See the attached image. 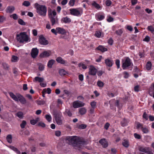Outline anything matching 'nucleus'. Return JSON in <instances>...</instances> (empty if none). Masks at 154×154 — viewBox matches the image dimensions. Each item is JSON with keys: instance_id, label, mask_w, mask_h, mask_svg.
Instances as JSON below:
<instances>
[{"instance_id": "46", "label": "nucleus", "mask_w": 154, "mask_h": 154, "mask_svg": "<svg viewBox=\"0 0 154 154\" xmlns=\"http://www.w3.org/2000/svg\"><path fill=\"white\" fill-rule=\"evenodd\" d=\"M10 17L13 18V19L14 20H17L18 18V16L16 14H14L10 15Z\"/></svg>"}, {"instance_id": "49", "label": "nucleus", "mask_w": 154, "mask_h": 154, "mask_svg": "<svg viewBox=\"0 0 154 154\" xmlns=\"http://www.w3.org/2000/svg\"><path fill=\"white\" fill-rule=\"evenodd\" d=\"M75 0H70L68 4L70 6H73L75 4Z\"/></svg>"}, {"instance_id": "37", "label": "nucleus", "mask_w": 154, "mask_h": 154, "mask_svg": "<svg viewBox=\"0 0 154 154\" xmlns=\"http://www.w3.org/2000/svg\"><path fill=\"white\" fill-rule=\"evenodd\" d=\"M38 118H36L35 119L31 120L30 121V123L32 125H35L38 121Z\"/></svg>"}, {"instance_id": "52", "label": "nucleus", "mask_w": 154, "mask_h": 154, "mask_svg": "<svg viewBox=\"0 0 154 154\" xmlns=\"http://www.w3.org/2000/svg\"><path fill=\"white\" fill-rule=\"evenodd\" d=\"M107 21L109 22H111L113 21L114 19L111 16H109L107 17Z\"/></svg>"}, {"instance_id": "44", "label": "nucleus", "mask_w": 154, "mask_h": 154, "mask_svg": "<svg viewBox=\"0 0 154 154\" xmlns=\"http://www.w3.org/2000/svg\"><path fill=\"white\" fill-rule=\"evenodd\" d=\"M97 86L100 87H103L104 86V83L100 81H98L97 83Z\"/></svg>"}, {"instance_id": "33", "label": "nucleus", "mask_w": 154, "mask_h": 154, "mask_svg": "<svg viewBox=\"0 0 154 154\" xmlns=\"http://www.w3.org/2000/svg\"><path fill=\"white\" fill-rule=\"evenodd\" d=\"M12 137L11 135V134H9L7 135L6 137V140L9 143H11L12 142Z\"/></svg>"}, {"instance_id": "57", "label": "nucleus", "mask_w": 154, "mask_h": 154, "mask_svg": "<svg viewBox=\"0 0 154 154\" xmlns=\"http://www.w3.org/2000/svg\"><path fill=\"white\" fill-rule=\"evenodd\" d=\"M123 74L124 75V77L125 78L127 79L128 78L129 76V74L127 72L125 71L123 72Z\"/></svg>"}, {"instance_id": "59", "label": "nucleus", "mask_w": 154, "mask_h": 154, "mask_svg": "<svg viewBox=\"0 0 154 154\" xmlns=\"http://www.w3.org/2000/svg\"><path fill=\"white\" fill-rule=\"evenodd\" d=\"M6 19V18L3 16H0V23L3 22Z\"/></svg>"}, {"instance_id": "23", "label": "nucleus", "mask_w": 154, "mask_h": 154, "mask_svg": "<svg viewBox=\"0 0 154 154\" xmlns=\"http://www.w3.org/2000/svg\"><path fill=\"white\" fill-rule=\"evenodd\" d=\"M87 110L85 107H82L79 109V112L82 115L85 114Z\"/></svg>"}, {"instance_id": "43", "label": "nucleus", "mask_w": 154, "mask_h": 154, "mask_svg": "<svg viewBox=\"0 0 154 154\" xmlns=\"http://www.w3.org/2000/svg\"><path fill=\"white\" fill-rule=\"evenodd\" d=\"M147 29L148 31H150L152 33H154V28L152 26H148Z\"/></svg>"}, {"instance_id": "64", "label": "nucleus", "mask_w": 154, "mask_h": 154, "mask_svg": "<svg viewBox=\"0 0 154 154\" xmlns=\"http://www.w3.org/2000/svg\"><path fill=\"white\" fill-rule=\"evenodd\" d=\"M113 41L112 38H110L108 40V42L109 44L112 45L113 44Z\"/></svg>"}, {"instance_id": "41", "label": "nucleus", "mask_w": 154, "mask_h": 154, "mask_svg": "<svg viewBox=\"0 0 154 154\" xmlns=\"http://www.w3.org/2000/svg\"><path fill=\"white\" fill-rule=\"evenodd\" d=\"M115 63L117 66V69H119L120 67V61L119 59H116L115 61Z\"/></svg>"}, {"instance_id": "2", "label": "nucleus", "mask_w": 154, "mask_h": 154, "mask_svg": "<svg viewBox=\"0 0 154 154\" xmlns=\"http://www.w3.org/2000/svg\"><path fill=\"white\" fill-rule=\"evenodd\" d=\"M37 13L40 16L45 17L46 15L47 8L45 5H39L38 3L34 4Z\"/></svg>"}, {"instance_id": "7", "label": "nucleus", "mask_w": 154, "mask_h": 154, "mask_svg": "<svg viewBox=\"0 0 154 154\" xmlns=\"http://www.w3.org/2000/svg\"><path fill=\"white\" fill-rule=\"evenodd\" d=\"M136 128L137 129L140 128L143 134H147L149 132L148 128L146 127H143V125L139 122H138L137 123Z\"/></svg>"}, {"instance_id": "36", "label": "nucleus", "mask_w": 154, "mask_h": 154, "mask_svg": "<svg viewBox=\"0 0 154 154\" xmlns=\"http://www.w3.org/2000/svg\"><path fill=\"white\" fill-rule=\"evenodd\" d=\"M18 23L21 25L25 26L26 25V23L20 18H19L18 19Z\"/></svg>"}, {"instance_id": "6", "label": "nucleus", "mask_w": 154, "mask_h": 154, "mask_svg": "<svg viewBox=\"0 0 154 154\" xmlns=\"http://www.w3.org/2000/svg\"><path fill=\"white\" fill-rule=\"evenodd\" d=\"M53 115L57 124L59 125L62 124L61 117L62 116V113L59 111H55L53 112Z\"/></svg>"}, {"instance_id": "19", "label": "nucleus", "mask_w": 154, "mask_h": 154, "mask_svg": "<svg viewBox=\"0 0 154 154\" xmlns=\"http://www.w3.org/2000/svg\"><path fill=\"white\" fill-rule=\"evenodd\" d=\"M15 10V8L13 6H8L5 10L7 13H11Z\"/></svg>"}, {"instance_id": "10", "label": "nucleus", "mask_w": 154, "mask_h": 154, "mask_svg": "<svg viewBox=\"0 0 154 154\" xmlns=\"http://www.w3.org/2000/svg\"><path fill=\"white\" fill-rule=\"evenodd\" d=\"M97 72V69L93 65L90 66L88 74L90 75L94 76Z\"/></svg>"}, {"instance_id": "29", "label": "nucleus", "mask_w": 154, "mask_h": 154, "mask_svg": "<svg viewBox=\"0 0 154 154\" xmlns=\"http://www.w3.org/2000/svg\"><path fill=\"white\" fill-rule=\"evenodd\" d=\"M92 5L97 9H99L101 8V7L95 1H93Z\"/></svg>"}, {"instance_id": "62", "label": "nucleus", "mask_w": 154, "mask_h": 154, "mask_svg": "<svg viewBox=\"0 0 154 154\" xmlns=\"http://www.w3.org/2000/svg\"><path fill=\"white\" fill-rule=\"evenodd\" d=\"M139 55L140 58L144 57L145 54L144 52H139Z\"/></svg>"}, {"instance_id": "24", "label": "nucleus", "mask_w": 154, "mask_h": 154, "mask_svg": "<svg viewBox=\"0 0 154 154\" xmlns=\"http://www.w3.org/2000/svg\"><path fill=\"white\" fill-rule=\"evenodd\" d=\"M97 19V20L101 21L103 20L105 18L104 14L100 15L98 14H96L95 15Z\"/></svg>"}, {"instance_id": "30", "label": "nucleus", "mask_w": 154, "mask_h": 154, "mask_svg": "<svg viewBox=\"0 0 154 154\" xmlns=\"http://www.w3.org/2000/svg\"><path fill=\"white\" fill-rule=\"evenodd\" d=\"M34 79L35 82H38L40 83L43 82L44 80V79L43 78L40 77L38 76L35 77Z\"/></svg>"}, {"instance_id": "38", "label": "nucleus", "mask_w": 154, "mask_h": 154, "mask_svg": "<svg viewBox=\"0 0 154 154\" xmlns=\"http://www.w3.org/2000/svg\"><path fill=\"white\" fill-rule=\"evenodd\" d=\"M122 144V145L125 147L127 148L129 146V144L128 141L127 140H124Z\"/></svg>"}, {"instance_id": "18", "label": "nucleus", "mask_w": 154, "mask_h": 154, "mask_svg": "<svg viewBox=\"0 0 154 154\" xmlns=\"http://www.w3.org/2000/svg\"><path fill=\"white\" fill-rule=\"evenodd\" d=\"M50 53L47 51H44L41 53L39 56L40 57H46L50 56Z\"/></svg>"}, {"instance_id": "39", "label": "nucleus", "mask_w": 154, "mask_h": 154, "mask_svg": "<svg viewBox=\"0 0 154 154\" xmlns=\"http://www.w3.org/2000/svg\"><path fill=\"white\" fill-rule=\"evenodd\" d=\"M45 118L46 119L48 122H50L51 121L52 118L51 116L50 115H45Z\"/></svg>"}, {"instance_id": "31", "label": "nucleus", "mask_w": 154, "mask_h": 154, "mask_svg": "<svg viewBox=\"0 0 154 154\" xmlns=\"http://www.w3.org/2000/svg\"><path fill=\"white\" fill-rule=\"evenodd\" d=\"M139 149L140 151L145 152L146 153L149 151L148 149H146L145 148L142 147H139Z\"/></svg>"}, {"instance_id": "20", "label": "nucleus", "mask_w": 154, "mask_h": 154, "mask_svg": "<svg viewBox=\"0 0 154 154\" xmlns=\"http://www.w3.org/2000/svg\"><path fill=\"white\" fill-rule=\"evenodd\" d=\"M71 19L67 17H63L61 19V22L65 23H69L71 22Z\"/></svg>"}, {"instance_id": "58", "label": "nucleus", "mask_w": 154, "mask_h": 154, "mask_svg": "<svg viewBox=\"0 0 154 154\" xmlns=\"http://www.w3.org/2000/svg\"><path fill=\"white\" fill-rule=\"evenodd\" d=\"M143 118L145 119L146 120H148V115L146 112H144L143 115Z\"/></svg>"}, {"instance_id": "48", "label": "nucleus", "mask_w": 154, "mask_h": 154, "mask_svg": "<svg viewBox=\"0 0 154 154\" xmlns=\"http://www.w3.org/2000/svg\"><path fill=\"white\" fill-rule=\"evenodd\" d=\"M134 137L137 139H140L141 138V137L140 135L139 134H137V133H134Z\"/></svg>"}, {"instance_id": "8", "label": "nucleus", "mask_w": 154, "mask_h": 154, "mask_svg": "<svg viewBox=\"0 0 154 154\" xmlns=\"http://www.w3.org/2000/svg\"><path fill=\"white\" fill-rule=\"evenodd\" d=\"M56 60L58 63L63 64L66 66H69V64L68 63L67 61L63 59L61 57H57Z\"/></svg>"}, {"instance_id": "42", "label": "nucleus", "mask_w": 154, "mask_h": 154, "mask_svg": "<svg viewBox=\"0 0 154 154\" xmlns=\"http://www.w3.org/2000/svg\"><path fill=\"white\" fill-rule=\"evenodd\" d=\"M18 60V57L15 56L13 55L12 56L11 61L12 62H16Z\"/></svg>"}, {"instance_id": "21", "label": "nucleus", "mask_w": 154, "mask_h": 154, "mask_svg": "<svg viewBox=\"0 0 154 154\" xmlns=\"http://www.w3.org/2000/svg\"><path fill=\"white\" fill-rule=\"evenodd\" d=\"M96 50L100 51L102 52L106 51H107V48H105L102 45H99L97 47Z\"/></svg>"}, {"instance_id": "14", "label": "nucleus", "mask_w": 154, "mask_h": 154, "mask_svg": "<svg viewBox=\"0 0 154 154\" xmlns=\"http://www.w3.org/2000/svg\"><path fill=\"white\" fill-rule=\"evenodd\" d=\"M99 143L104 148H106L108 146V142L105 138H103L100 140Z\"/></svg>"}, {"instance_id": "32", "label": "nucleus", "mask_w": 154, "mask_h": 154, "mask_svg": "<svg viewBox=\"0 0 154 154\" xmlns=\"http://www.w3.org/2000/svg\"><path fill=\"white\" fill-rule=\"evenodd\" d=\"M2 65L4 69L7 70H9V65L6 63H2Z\"/></svg>"}, {"instance_id": "17", "label": "nucleus", "mask_w": 154, "mask_h": 154, "mask_svg": "<svg viewBox=\"0 0 154 154\" xmlns=\"http://www.w3.org/2000/svg\"><path fill=\"white\" fill-rule=\"evenodd\" d=\"M56 30L57 31V33H58L62 35H64L66 33V31L65 29L60 27L56 28Z\"/></svg>"}, {"instance_id": "60", "label": "nucleus", "mask_w": 154, "mask_h": 154, "mask_svg": "<svg viewBox=\"0 0 154 154\" xmlns=\"http://www.w3.org/2000/svg\"><path fill=\"white\" fill-rule=\"evenodd\" d=\"M45 102L44 100H39L38 101L37 103L38 105H44L45 104Z\"/></svg>"}, {"instance_id": "28", "label": "nucleus", "mask_w": 154, "mask_h": 154, "mask_svg": "<svg viewBox=\"0 0 154 154\" xmlns=\"http://www.w3.org/2000/svg\"><path fill=\"white\" fill-rule=\"evenodd\" d=\"M152 64L150 61H148L146 64V68L147 70H150L152 68Z\"/></svg>"}, {"instance_id": "22", "label": "nucleus", "mask_w": 154, "mask_h": 154, "mask_svg": "<svg viewBox=\"0 0 154 154\" xmlns=\"http://www.w3.org/2000/svg\"><path fill=\"white\" fill-rule=\"evenodd\" d=\"M68 72L64 69H60L59 70V73L61 76H64L68 74Z\"/></svg>"}, {"instance_id": "61", "label": "nucleus", "mask_w": 154, "mask_h": 154, "mask_svg": "<svg viewBox=\"0 0 154 154\" xmlns=\"http://www.w3.org/2000/svg\"><path fill=\"white\" fill-rule=\"evenodd\" d=\"M150 38L148 36H146L144 39H143V41L148 42L150 41Z\"/></svg>"}, {"instance_id": "15", "label": "nucleus", "mask_w": 154, "mask_h": 154, "mask_svg": "<svg viewBox=\"0 0 154 154\" xmlns=\"http://www.w3.org/2000/svg\"><path fill=\"white\" fill-rule=\"evenodd\" d=\"M51 11L52 10L50 9L49 10H48V12L49 15H50L51 16L49 17L50 19V21L51 23V25L52 26H53L56 23V21L54 17L52 16Z\"/></svg>"}, {"instance_id": "11", "label": "nucleus", "mask_w": 154, "mask_h": 154, "mask_svg": "<svg viewBox=\"0 0 154 154\" xmlns=\"http://www.w3.org/2000/svg\"><path fill=\"white\" fill-rule=\"evenodd\" d=\"M70 14L73 16H79L80 15V12L76 8H72L69 9Z\"/></svg>"}, {"instance_id": "3", "label": "nucleus", "mask_w": 154, "mask_h": 154, "mask_svg": "<svg viewBox=\"0 0 154 154\" xmlns=\"http://www.w3.org/2000/svg\"><path fill=\"white\" fill-rule=\"evenodd\" d=\"M9 95L10 97L16 102L20 101L23 104H25L26 103L25 98L19 93H17L15 95L13 93L10 92Z\"/></svg>"}, {"instance_id": "12", "label": "nucleus", "mask_w": 154, "mask_h": 154, "mask_svg": "<svg viewBox=\"0 0 154 154\" xmlns=\"http://www.w3.org/2000/svg\"><path fill=\"white\" fill-rule=\"evenodd\" d=\"M39 41L41 45H47L48 44V41L42 35H41L39 37Z\"/></svg>"}, {"instance_id": "34", "label": "nucleus", "mask_w": 154, "mask_h": 154, "mask_svg": "<svg viewBox=\"0 0 154 154\" xmlns=\"http://www.w3.org/2000/svg\"><path fill=\"white\" fill-rule=\"evenodd\" d=\"M78 65L79 67H82L83 69H85L87 68V66L82 63H80L78 64Z\"/></svg>"}, {"instance_id": "5", "label": "nucleus", "mask_w": 154, "mask_h": 154, "mask_svg": "<svg viewBox=\"0 0 154 154\" xmlns=\"http://www.w3.org/2000/svg\"><path fill=\"white\" fill-rule=\"evenodd\" d=\"M122 67L123 70L126 69L130 66H133L131 60L128 57H126L125 60H122Z\"/></svg>"}, {"instance_id": "40", "label": "nucleus", "mask_w": 154, "mask_h": 154, "mask_svg": "<svg viewBox=\"0 0 154 154\" xmlns=\"http://www.w3.org/2000/svg\"><path fill=\"white\" fill-rule=\"evenodd\" d=\"M26 124V122L25 120H23L22 123L20 125V126L21 128H25Z\"/></svg>"}, {"instance_id": "4", "label": "nucleus", "mask_w": 154, "mask_h": 154, "mask_svg": "<svg viewBox=\"0 0 154 154\" xmlns=\"http://www.w3.org/2000/svg\"><path fill=\"white\" fill-rule=\"evenodd\" d=\"M18 41L20 43H23L24 42H28L29 38L26 32H21L19 34H17Z\"/></svg>"}, {"instance_id": "27", "label": "nucleus", "mask_w": 154, "mask_h": 154, "mask_svg": "<svg viewBox=\"0 0 154 154\" xmlns=\"http://www.w3.org/2000/svg\"><path fill=\"white\" fill-rule=\"evenodd\" d=\"M128 121V120L125 119H124L121 121V124L122 126L124 127L127 125Z\"/></svg>"}, {"instance_id": "56", "label": "nucleus", "mask_w": 154, "mask_h": 154, "mask_svg": "<svg viewBox=\"0 0 154 154\" xmlns=\"http://www.w3.org/2000/svg\"><path fill=\"white\" fill-rule=\"evenodd\" d=\"M65 112L69 117H71L72 116V113L69 110L66 109Z\"/></svg>"}, {"instance_id": "47", "label": "nucleus", "mask_w": 154, "mask_h": 154, "mask_svg": "<svg viewBox=\"0 0 154 154\" xmlns=\"http://www.w3.org/2000/svg\"><path fill=\"white\" fill-rule=\"evenodd\" d=\"M30 5V3L29 1H25L22 4L23 5L25 6L26 7H28Z\"/></svg>"}, {"instance_id": "54", "label": "nucleus", "mask_w": 154, "mask_h": 154, "mask_svg": "<svg viewBox=\"0 0 154 154\" xmlns=\"http://www.w3.org/2000/svg\"><path fill=\"white\" fill-rule=\"evenodd\" d=\"M96 103L94 101H93L91 102L90 103V105L92 107V108H95L96 106Z\"/></svg>"}, {"instance_id": "16", "label": "nucleus", "mask_w": 154, "mask_h": 154, "mask_svg": "<svg viewBox=\"0 0 154 154\" xmlns=\"http://www.w3.org/2000/svg\"><path fill=\"white\" fill-rule=\"evenodd\" d=\"M105 63L106 66L109 67H111L112 66L113 64V61L112 60L107 59L105 60Z\"/></svg>"}, {"instance_id": "1", "label": "nucleus", "mask_w": 154, "mask_h": 154, "mask_svg": "<svg viewBox=\"0 0 154 154\" xmlns=\"http://www.w3.org/2000/svg\"><path fill=\"white\" fill-rule=\"evenodd\" d=\"M66 140L69 141V144L79 148H81L82 145L86 144V142L84 140L75 136H67Z\"/></svg>"}, {"instance_id": "45", "label": "nucleus", "mask_w": 154, "mask_h": 154, "mask_svg": "<svg viewBox=\"0 0 154 154\" xmlns=\"http://www.w3.org/2000/svg\"><path fill=\"white\" fill-rule=\"evenodd\" d=\"M38 65L39 66L38 69L39 70L41 71H43L44 69V65L41 63H39Z\"/></svg>"}, {"instance_id": "35", "label": "nucleus", "mask_w": 154, "mask_h": 154, "mask_svg": "<svg viewBox=\"0 0 154 154\" xmlns=\"http://www.w3.org/2000/svg\"><path fill=\"white\" fill-rule=\"evenodd\" d=\"M123 32V29H120L115 31V33L119 36H121Z\"/></svg>"}, {"instance_id": "50", "label": "nucleus", "mask_w": 154, "mask_h": 154, "mask_svg": "<svg viewBox=\"0 0 154 154\" xmlns=\"http://www.w3.org/2000/svg\"><path fill=\"white\" fill-rule=\"evenodd\" d=\"M17 116L19 118H21L23 117V113L21 112H19L17 113Z\"/></svg>"}, {"instance_id": "55", "label": "nucleus", "mask_w": 154, "mask_h": 154, "mask_svg": "<svg viewBox=\"0 0 154 154\" xmlns=\"http://www.w3.org/2000/svg\"><path fill=\"white\" fill-rule=\"evenodd\" d=\"M106 5L107 6H109L112 4V2L110 0H107L105 2Z\"/></svg>"}, {"instance_id": "63", "label": "nucleus", "mask_w": 154, "mask_h": 154, "mask_svg": "<svg viewBox=\"0 0 154 154\" xmlns=\"http://www.w3.org/2000/svg\"><path fill=\"white\" fill-rule=\"evenodd\" d=\"M79 79L81 81H82L84 80V76L82 74H80L78 76Z\"/></svg>"}, {"instance_id": "51", "label": "nucleus", "mask_w": 154, "mask_h": 154, "mask_svg": "<svg viewBox=\"0 0 154 154\" xmlns=\"http://www.w3.org/2000/svg\"><path fill=\"white\" fill-rule=\"evenodd\" d=\"M101 35V33L99 31H97L95 33V36L97 38H99Z\"/></svg>"}, {"instance_id": "26", "label": "nucleus", "mask_w": 154, "mask_h": 154, "mask_svg": "<svg viewBox=\"0 0 154 154\" xmlns=\"http://www.w3.org/2000/svg\"><path fill=\"white\" fill-rule=\"evenodd\" d=\"M55 62L54 60L51 59L49 60L47 66L49 68H51L52 67V65Z\"/></svg>"}, {"instance_id": "25", "label": "nucleus", "mask_w": 154, "mask_h": 154, "mask_svg": "<svg viewBox=\"0 0 154 154\" xmlns=\"http://www.w3.org/2000/svg\"><path fill=\"white\" fill-rule=\"evenodd\" d=\"M9 147L12 150L15 152L17 154H21L20 151L17 148L12 146H10Z\"/></svg>"}, {"instance_id": "53", "label": "nucleus", "mask_w": 154, "mask_h": 154, "mask_svg": "<svg viewBox=\"0 0 154 154\" xmlns=\"http://www.w3.org/2000/svg\"><path fill=\"white\" fill-rule=\"evenodd\" d=\"M133 71L134 72H136L137 74H138L140 72V70L137 66H134V69L133 70Z\"/></svg>"}, {"instance_id": "13", "label": "nucleus", "mask_w": 154, "mask_h": 154, "mask_svg": "<svg viewBox=\"0 0 154 154\" xmlns=\"http://www.w3.org/2000/svg\"><path fill=\"white\" fill-rule=\"evenodd\" d=\"M38 53V50L37 48H32L31 53V56L33 58H35Z\"/></svg>"}, {"instance_id": "9", "label": "nucleus", "mask_w": 154, "mask_h": 154, "mask_svg": "<svg viewBox=\"0 0 154 154\" xmlns=\"http://www.w3.org/2000/svg\"><path fill=\"white\" fill-rule=\"evenodd\" d=\"M85 103H83L82 102L79 101L77 100L74 101L72 103V106L74 108H77L84 106Z\"/></svg>"}]
</instances>
